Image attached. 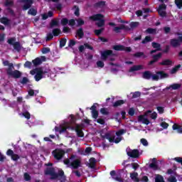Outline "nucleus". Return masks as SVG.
Masks as SVG:
<instances>
[{"instance_id":"13","label":"nucleus","mask_w":182,"mask_h":182,"mask_svg":"<svg viewBox=\"0 0 182 182\" xmlns=\"http://www.w3.org/2000/svg\"><path fill=\"white\" fill-rule=\"evenodd\" d=\"M149 168L154 170V171H157V170H161L159 165L157 164V159L156 158L152 159V163L149 166Z\"/></svg>"},{"instance_id":"14","label":"nucleus","mask_w":182,"mask_h":182,"mask_svg":"<svg viewBox=\"0 0 182 182\" xmlns=\"http://www.w3.org/2000/svg\"><path fill=\"white\" fill-rule=\"evenodd\" d=\"M53 154L54 156V158H55L56 160H60L63 158V156H65V151L60 150V151H53Z\"/></svg>"},{"instance_id":"50","label":"nucleus","mask_w":182,"mask_h":182,"mask_svg":"<svg viewBox=\"0 0 182 182\" xmlns=\"http://www.w3.org/2000/svg\"><path fill=\"white\" fill-rule=\"evenodd\" d=\"M124 133H126V130L124 129H119V131L116 132L115 134L117 136H119L124 134Z\"/></svg>"},{"instance_id":"52","label":"nucleus","mask_w":182,"mask_h":182,"mask_svg":"<svg viewBox=\"0 0 182 182\" xmlns=\"http://www.w3.org/2000/svg\"><path fill=\"white\" fill-rule=\"evenodd\" d=\"M175 4L176 5L178 9L182 8V0H175Z\"/></svg>"},{"instance_id":"23","label":"nucleus","mask_w":182,"mask_h":182,"mask_svg":"<svg viewBox=\"0 0 182 182\" xmlns=\"http://www.w3.org/2000/svg\"><path fill=\"white\" fill-rule=\"evenodd\" d=\"M130 178H132L134 182H140V178H139V173L137 172L131 173Z\"/></svg>"},{"instance_id":"41","label":"nucleus","mask_w":182,"mask_h":182,"mask_svg":"<svg viewBox=\"0 0 182 182\" xmlns=\"http://www.w3.org/2000/svg\"><path fill=\"white\" fill-rule=\"evenodd\" d=\"M55 26H59V21L55 19H52L50 23V28H55Z\"/></svg>"},{"instance_id":"10","label":"nucleus","mask_w":182,"mask_h":182,"mask_svg":"<svg viewBox=\"0 0 182 182\" xmlns=\"http://www.w3.org/2000/svg\"><path fill=\"white\" fill-rule=\"evenodd\" d=\"M112 49H114V50H119V51L124 50L125 52H132V48L131 47H126L123 45L113 46Z\"/></svg>"},{"instance_id":"12","label":"nucleus","mask_w":182,"mask_h":182,"mask_svg":"<svg viewBox=\"0 0 182 182\" xmlns=\"http://www.w3.org/2000/svg\"><path fill=\"white\" fill-rule=\"evenodd\" d=\"M161 56H163V53H159L158 54L152 55V60L149 61L148 65L149 66H151L154 63H156V62H159L160 59H161Z\"/></svg>"},{"instance_id":"55","label":"nucleus","mask_w":182,"mask_h":182,"mask_svg":"<svg viewBox=\"0 0 182 182\" xmlns=\"http://www.w3.org/2000/svg\"><path fill=\"white\" fill-rule=\"evenodd\" d=\"M29 82V79H28V77H23V79L21 80H20V83H21V85H26V83Z\"/></svg>"},{"instance_id":"1","label":"nucleus","mask_w":182,"mask_h":182,"mask_svg":"<svg viewBox=\"0 0 182 182\" xmlns=\"http://www.w3.org/2000/svg\"><path fill=\"white\" fill-rule=\"evenodd\" d=\"M44 174L46 176H50V180H56L58 177H63L65 176V172L63 170H59L57 173L55 171V168L47 167L44 171Z\"/></svg>"},{"instance_id":"20","label":"nucleus","mask_w":182,"mask_h":182,"mask_svg":"<svg viewBox=\"0 0 182 182\" xmlns=\"http://www.w3.org/2000/svg\"><path fill=\"white\" fill-rule=\"evenodd\" d=\"M138 122H141L143 124H146V126H148V124H150V121L149 120V119L144 117V115H139L138 117Z\"/></svg>"},{"instance_id":"18","label":"nucleus","mask_w":182,"mask_h":182,"mask_svg":"<svg viewBox=\"0 0 182 182\" xmlns=\"http://www.w3.org/2000/svg\"><path fill=\"white\" fill-rule=\"evenodd\" d=\"M85 36V32H83V28H80L76 31L75 38H79V39H83Z\"/></svg>"},{"instance_id":"45","label":"nucleus","mask_w":182,"mask_h":182,"mask_svg":"<svg viewBox=\"0 0 182 182\" xmlns=\"http://www.w3.org/2000/svg\"><path fill=\"white\" fill-rule=\"evenodd\" d=\"M100 113H102L104 116H109V109L105 107L100 109Z\"/></svg>"},{"instance_id":"8","label":"nucleus","mask_w":182,"mask_h":182,"mask_svg":"<svg viewBox=\"0 0 182 182\" xmlns=\"http://www.w3.org/2000/svg\"><path fill=\"white\" fill-rule=\"evenodd\" d=\"M167 9V6L165 4H161L159 5L157 12L160 16L162 18H166L167 16V13L165 11Z\"/></svg>"},{"instance_id":"17","label":"nucleus","mask_w":182,"mask_h":182,"mask_svg":"<svg viewBox=\"0 0 182 182\" xmlns=\"http://www.w3.org/2000/svg\"><path fill=\"white\" fill-rule=\"evenodd\" d=\"M170 45L171 46L172 48H179V46H181V43H180L177 38L171 39Z\"/></svg>"},{"instance_id":"36","label":"nucleus","mask_w":182,"mask_h":182,"mask_svg":"<svg viewBox=\"0 0 182 182\" xmlns=\"http://www.w3.org/2000/svg\"><path fill=\"white\" fill-rule=\"evenodd\" d=\"M153 38L150 36H146L144 39L141 41L143 45H146V43H149V42H152Z\"/></svg>"},{"instance_id":"37","label":"nucleus","mask_w":182,"mask_h":182,"mask_svg":"<svg viewBox=\"0 0 182 182\" xmlns=\"http://www.w3.org/2000/svg\"><path fill=\"white\" fill-rule=\"evenodd\" d=\"M151 46L154 49H156L157 50H161V45L160 43L152 42Z\"/></svg>"},{"instance_id":"33","label":"nucleus","mask_w":182,"mask_h":182,"mask_svg":"<svg viewBox=\"0 0 182 182\" xmlns=\"http://www.w3.org/2000/svg\"><path fill=\"white\" fill-rule=\"evenodd\" d=\"M95 167H96V159L90 158V159L89 168H95Z\"/></svg>"},{"instance_id":"27","label":"nucleus","mask_w":182,"mask_h":182,"mask_svg":"<svg viewBox=\"0 0 182 182\" xmlns=\"http://www.w3.org/2000/svg\"><path fill=\"white\" fill-rule=\"evenodd\" d=\"M14 69V63H11L10 66L6 69V73H7L8 76L12 75Z\"/></svg>"},{"instance_id":"26","label":"nucleus","mask_w":182,"mask_h":182,"mask_svg":"<svg viewBox=\"0 0 182 182\" xmlns=\"http://www.w3.org/2000/svg\"><path fill=\"white\" fill-rule=\"evenodd\" d=\"M0 22L1 23H3V25H10L11 23V20L9 18H8L7 17H3L1 18H0Z\"/></svg>"},{"instance_id":"49","label":"nucleus","mask_w":182,"mask_h":182,"mask_svg":"<svg viewBox=\"0 0 182 182\" xmlns=\"http://www.w3.org/2000/svg\"><path fill=\"white\" fill-rule=\"evenodd\" d=\"M60 23L63 26H66V25L69 23V19H68V18H63L61 19Z\"/></svg>"},{"instance_id":"64","label":"nucleus","mask_w":182,"mask_h":182,"mask_svg":"<svg viewBox=\"0 0 182 182\" xmlns=\"http://www.w3.org/2000/svg\"><path fill=\"white\" fill-rule=\"evenodd\" d=\"M173 160L182 166V157H176Z\"/></svg>"},{"instance_id":"54","label":"nucleus","mask_w":182,"mask_h":182,"mask_svg":"<svg viewBox=\"0 0 182 182\" xmlns=\"http://www.w3.org/2000/svg\"><path fill=\"white\" fill-rule=\"evenodd\" d=\"M75 45H76V41L75 40L71 39L69 41L68 48H73V46H75Z\"/></svg>"},{"instance_id":"46","label":"nucleus","mask_w":182,"mask_h":182,"mask_svg":"<svg viewBox=\"0 0 182 182\" xmlns=\"http://www.w3.org/2000/svg\"><path fill=\"white\" fill-rule=\"evenodd\" d=\"M4 6L7 8H11V6H14V1L12 0H6L4 3Z\"/></svg>"},{"instance_id":"56","label":"nucleus","mask_w":182,"mask_h":182,"mask_svg":"<svg viewBox=\"0 0 182 182\" xmlns=\"http://www.w3.org/2000/svg\"><path fill=\"white\" fill-rule=\"evenodd\" d=\"M31 178H32L31 177V175H29V173H24V180H25V181H31Z\"/></svg>"},{"instance_id":"3","label":"nucleus","mask_w":182,"mask_h":182,"mask_svg":"<svg viewBox=\"0 0 182 182\" xmlns=\"http://www.w3.org/2000/svg\"><path fill=\"white\" fill-rule=\"evenodd\" d=\"M112 56H116L112 50H105L101 53L102 60H107L108 59L110 62H114L116 59Z\"/></svg>"},{"instance_id":"32","label":"nucleus","mask_w":182,"mask_h":182,"mask_svg":"<svg viewBox=\"0 0 182 182\" xmlns=\"http://www.w3.org/2000/svg\"><path fill=\"white\" fill-rule=\"evenodd\" d=\"M181 68V65L180 64L173 67L170 71L171 75H174L175 73H177V72H178Z\"/></svg>"},{"instance_id":"51","label":"nucleus","mask_w":182,"mask_h":182,"mask_svg":"<svg viewBox=\"0 0 182 182\" xmlns=\"http://www.w3.org/2000/svg\"><path fill=\"white\" fill-rule=\"evenodd\" d=\"M103 31H105V28L96 29L94 31V33H95V35L97 36H100V35L102 34V32H103Z\"/></svg>"},{"instance_id":"59","label":"nucleus","mask_w":182,"mask_h":182,"mask_svg":"<svg viewBox=\"0 0 182 182\" xmlns=\"http://www.w3.org/2000/svg\"><path fill=\"white\" fill-rule=\"evenodd\" d=\"M161 127H163V129H168V123L166 122H162L160 124Z\"/></svg>"},{"instance_id":"28","label":"nucleus","mask_w":182,"mask_h":182,"mask_svg":"<svg viewBox=\"0 0 182 182\" xmlns=\"http://www.w3.org/2000/svg\"><path fill=\"white\" fill-rule=\"evenodd\" d=\"M124 103H126V102L124 100H119L116 101L115 102H114L112 106H113V107H119V106H122V105H124Z\"/></svg>"},{"instance_id":"2","label":"nucleus","mask_w":182,"mask_h":182,"mask_svg":"<svg viewBox=\"0 0 182 182\" xmlns=\"http://www.w3.org/2000/svg\"><path fill=\"white\" fill-rule=\"evenodd\" d=\"M89 19L90 21H93L94 22H96V21H97L98 22L96 23V25L97 26H98V28H102L105 26V16L102 14H97L90 16L89 17Z\"/></svg>"},{"instance_id":"21","label":"nucleus","mask_w":182,"mask_h":182,"mask_svg":"<svg viewBox=\"0 0 182 182\" xmlns=\"http://www.w3.org/2000/svg\"><path fill=\"white\" fill-rule=\"evenodd\" d=\"M173 130H176L178 134H182V127L177 123H175L172 126Z\"/></svg>"},{"instance_id":"35","label":"nucleus","mask_w":182,"mask_h":182,"mask_svg":"<svg viewBox=\"0 0 182 182\" xmlns=\"http://www.w3.org/2000/svg\"><path fill=\"white\" fill-rule=\"evenodd\" d=\"M28 15H31L32 16H36L38 14V10L36 9L31 8L28 11Z\"/></svg>"},{"instance_id":"48","label":"nucleus","mask_w":182,"mask_h":182,"mask_svg":"<svg viewBox=\"0 0 182 182\" xmlns=\"http://www.w3.org/2000/svg\"><path fill=\"white\" fill-rule=\"evenodd\" d=\"M66 42H68V39L66 38H61L60 41V48H63L66 45Z\"/></svg>"},{"instance_id":"43","label":"nucleus","mask_w":182,"mask_h":182,"mask_svg":"<svg viewBox=\"0 0 182 182\" xmlns=\"http://www.w3.org/2000/svg\"><path fill=\"white\" fill-rule=\"evenodd\" d=\"M134 58H141V56H143L144 59L147 58V55H144L143 52H136L134 54Z\"/></svg>"},{"instance_id":"63","label":"nucleus","mask_w":182,"mask_h":182,"mask_svg":"<svg viewBox=\"0 0 182 182\" xmlns=\"http://www.w3.org/2000/svg\"><path fill=\"white\" fill-rule=\"evenodd\" d=\"M139 181L149 182V177L147 176H144L141 179H139Z\"/></svg>"},{"instance_id":"34","label":"nucleus","mask_w":182,"mask_h":182,"mask_svg":"<svg viewBox=\"0 0 182 182\" xmlns=\"http://www.w3.org/2000/svg\"><path fill=\"white\" fill-rule=\"evenodd\" d=\"M43 77H46V76L43 75V74H41L39 73H36V75L34 76L36 82H39V80H41V79H43Z\"/></svg>"},{"instance_id":"11","label":"nucleus","mask_w":182,"mask_h":182,"mask_svg":"<svg viewBox=\"0 0 182 182\" xmlns=\"http://www.w3.org/2000/svg\"><path fill=\"white\" fill-rule=\"evenodd\" d=\"M6 154L11 158V160H13V161H18V160L21 159V156L14 153V151L12 149H8L6 151Z\"/></svg>"},{"instance_id":"15","label":"nucleus","mask_w":182,"mask_h":182,"mask_svg":"<svg viewBox=\"0 0 182 182\" xmlns=\"http://www.w3.org/2000/svg\"><path fill=\"white\" fill-rule=\"evenodd\" d=\"M127 154L129 157H132V159H137L140 156L139 149H133L132 151H128Z\"/></svg>"},{"instance_id":"24","label":"nucleus","mask_w":182,"mask_h":182,"mask_svg":"<svg viewBox=\"0 0 182 182\" xmlns=\"http://www.w3.org/2000/svg\"><path fill=\"white\" fill-rule=\"evenodd\" d=\"M12 77H14V79H19L21 76H22V73L18 70H15L13 73L11 75Z\"/></svg>"},{"instance_id":"53","label":"nucleus","mask_w":182,"mask_h":182,"mask_svg":"<svg viewBox=\"0 0 182 182\" xmlns=\"http://www.w3.org/2000/svg\"><path fill=\"white\" fill-rule=\"evenodd\" d=\"M52 39H53V34L52 33H48L46 38V42H49V41H52Z\"/></svg>"},{"instance_id":"9","label":"nucleus","mask_w":182,"mask_h":182,"mask_svg":"<svg viewBox=\"0 0 182 182\" xmlns=\"http://www.w3.org/2000/svg\"><path fill=\"white\" fill-rule=\"evenodd\" d=\"M71 129L75 130L77 137H85V133L80 129V125L79 124H75V127H72Z\"/></svg>"},{"instance_id":"30","label":"nucleus","mask_w":182,"mask_h":182,"mask_svg":"<svg viewBox=\"0 0 182 182\" xmlns=\"http://www.w3.org/2000/svg\"><path fill=\"white\" fill-rule=\"evenodd\" d=\"M75 159H76V155H71L69 159L64 160V164H66V166H69L72 160H75Z\"/></svg>"},{"instance_id":"40","label":"nucleus","mask_w":182,"mask_h":182,"mask_svg":"<svg viewBox=\"0 0 182 182\" xmlns=\"http://www.w3.org/2000/svg\"><path fill=\"white\" fill-rule=\"evenodd\" d=\"M32 63L35 66H39V65H41L42 63V60L39 58H36V59L32 60Z\"/></svg>"},{"instance_id":"19","label":"nucleus","mask_w":182,"mask_h":182,"mask_svg":"<svg viewBox=\"0 0 182 182\" xmlns=\"http://www.w3.org/2000/svg\"><path fill=\"white\" fill-rule=\"evenodd\" d=\"M159 66H171L173 65V60L170 59H166L162 62L159 63Z\"/></svg>"},{"instance_id":"44","label":"nucleus","mask_w":182,"mask_h":182,"mask_svg":"<svg viewBox=\"0 0 182 182\" xmlns=\"http://www.w3.org/2000/svg\"><path fill=\"white\" fill-rule=\"evenodd\" d=\"M73 9H75L74 15H75V16H80V9H79V6L75 5Z\"/></svg>"},{"instance_id":"6","label":"nucleus","mask_w":182,"mask_h":182,"mask_svg":"<svg viewBox=\"0 0 182 182\" xmlns=\"http://www.w3.org/2000/svg\"><path fill=\"white\" fill-rule=\"evenodd\" d=\"M7 43L9 45H12L14 49L19 52L21 50V43L19 41H16V38L15 37H12L8 39Z\"/></svg>"},{"instance_id":"58","label":"nucleus","mask_w":182,"mask_h":182,"mask_svg":"<svg viewBox=\"0 0 182 182\" xmlns=\"http://www.w3.org/2000/svg\"><path fill=\"white\" fill-rule=\"evenodd\" d=\"M77 26H82V25H85V21L82 18L77 19Z\"/></svg>"},{"instance_id":"39","label":"nucleus","mask_w":182,"mask_h":182,"mask_svg":"<svg viewBox=\"0 0 182 182\" xmlns=\"http://www.w3.org/2000/svg\"><path fill=\"white\" fill-rule=\"evenodd\" d=\"M52 33L53 36H59L62 33V31H60V28H53Z\"/></svg>"},{"instance_id":"7","label":"nucleus","mask_w":182,"mask_h":182,"mask_svg":"<svg viewBox=\"0 0 182 182\" xmlns=\"http://www.w3.org/2000/svg\"><path fill=\"white\" fill-rule=\"evenodd\" d=\"M70 166L73 170H77L79 167H82V160L80 159H74L70 161Z\"/></svg>"},{"instance_id":"16","label":"nucleus","mask_w":182,"mask_h":182,"mask_svg":"<svg viewBox=\"0 0 182 182\" xmlns=\"http://www.w3.org/2000/svg\"><path fill=\"white\" fill-rule=\"evenodd\" d=\"M24 5L23 6V11H28L31 8L32 4H33V0H23Z\"/></svg>"},{"instance_id":"38","label":"nucleus","mask_w":182,"mask_h":182,"mask_svg":"<svg viewBox=\"0 0 182 182\" xmlns=\"http://www.w3.org/2000/svg\"><path fill=\"white\" fill-rule=\"evenodd\" d=\"M155 182H166L164 181V177L160 174H156L155 177Z\"/></svg>"},{"instance_id":"22","label":"nucleus","mask_w":182,"mask_h":182,"mask_svg":"<svg viewBox=\"0 0 182 182\" xmlns=\"http://www.w3.org/2000/svg\"><path fill=\"white\" fill-rule=\"evenodd\" d=\"M181 87V84L178 83H173L169 87H166V90H170V89H172V90H178Z\"/></svg>"},{"instance_id":"57","label":"nucleus","mask_w":182,"mask_h":182,"mask_svg":"<svg viewBox=\"0 0 182 182\" xmlns=\"http://www.w3.org/2000/svg\"><path fill=\"white\" fill-rule=\"evenodd\" d=\"M156 110L159 114H163L164 113V107H156Z\"/></svg>"},{"instance_id":"61","label":"nucleus","mask_w":182,"mask_h":182,"mask_svg":"<svg viewBox=\"0 0 182 182\" xmlns=\"http://www.w3.org/2000/svg\"><path fill=\"white\" fill-rule=\"evenodd\" d=\"M97 68H105V63L102 60H98L97 62Z\"/></svg>"},{"instance_id":"60","label":"nucleus","mask_w":182,"mask_h":182,"mask_svg":"<svg viewBox=\"0 0 182 182\" xmlns=\"http://www.w3.org/2000/svg\"><path fill=\"white\" fill-rule=\"evenodd\" d=\"M68 25L70 26H75V25H76V21L73 18L68 20Z\"/></svg>"},{"instance_id":"31","label":"nucleus","mask_w":182,"mask_h":182,"mask_svg":"<svg viewBox=\"0 0 182 182\" xmlns=\"http://www.w3.org/2000/svg\"><path fill=\"white\" fill-rule=\"evenodd\" d=\"M141 69H143L142 65H134L130 68L129 72H136L137 70H141Z\"/></svg>"},{"instance_id":"5","label":"nucleus","mask_w":182,"mask_h":182,"mask_svg":"<svg viewBox=\"0 0 182 182\" xmlns=\"http://www.w3.org/2000/svg\"><path fill=\"white\" fill-rule=\"evenodd\" d=\"M142 77L143 79H146V80H150V79H152V80H159L160 79V77L156 74L151 73V71L146 70L144 71L142 73Z\"/></svg>"},{"instance_id":"47","label":"nucleus","mask_w":182,"mask_h":182,"mask_svg":"<svg viewBox=\"0 0 182 182\" xmlns=\"http://www.w3.org/2000/svg\"><path fill=\"white\" fill-rule=\"evenodd\" d=\"M55 132H59V133L62 134V133H66V131L68 130V129L65 127L59 128L58 127H55Z\"/></svg>"},{"instance_id":"42","label":"nucleus","mask_w":182,"mask_h":182,"mask_svg":"<svg viewBox=\"0 0 182 182\" xmlns=\"http://www.w3.org/2000/svg\"><path fill=\"white\" fill-rule=\"evenodd\" d=\"M146 33L152 34V35H156L157 33V29L156 28H148L146 30Z\"/></svg>"},{"instance_id":"62","label":"nucleus","mask_w":182,"mask_h":182,"mask_svg":"<svg viewBox=\"0 0 182 182\" xmlns=\"http://www.w3.org/2000/svg\"><path fill=\"white\" fill-rule=\"evenodd\" d=\"M24 68H28V69H31V68H32V63H31L30 61H26L24 63Z\"/></svg>"},{"instance_id":"25","label":"nucleus","mask_w":182,"mask_h":182,"mask_svg":"<svg viewBox=\"0 0 182 182\" xmlns=\"http://www.w3.org/2000/svg\"><path fill=\"white\" fill-rule=\"evenodd\" d=\"M156 75L160 76L159 79H166V77H168V74L166 73L164 71H158Z\"/></svg>"},{"instance_id":"4","label":"nucleus","mask_w":182,"mask_h":182,"mask_svg":"<svg viewBox=\"0 0 182 182\" xmlns=\"http://www.w3.org/2000/svg\"><path fill=\"white\" fill-rule=\"evenodd\" d=\"M102 139H106L109 141V143H115L116 144L120 143L122 141V136H117L112 135L110 133H106L105 135L101 136Z\"/></svg>"},{"instance_id":"29","label":"nucleus","mask_w":182,"mask_h":182,"mask_svg":"<svg viewBox=\"0 0 182 182\" xmlns=\"http://www.w3.org/2000/svg\"><path fill=\"white\" fill-rule=\"evenodd\" d=\"M123 29H126V26L124 24H121L120 26L114 28V32H116V33H120V31Z\"/></svg>"}]
</instances>
